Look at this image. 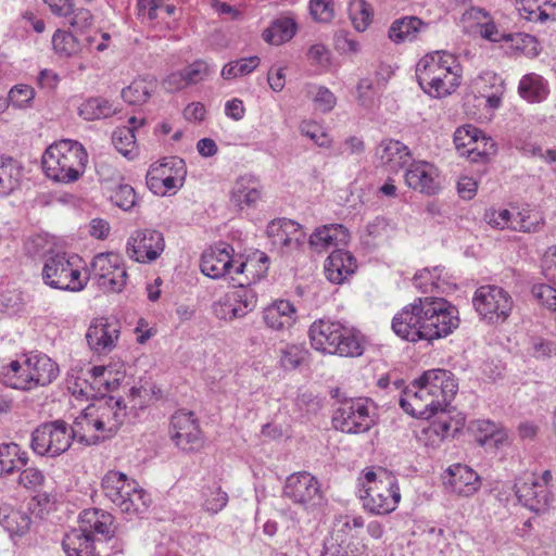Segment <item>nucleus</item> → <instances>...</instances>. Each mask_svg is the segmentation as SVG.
Segmentation results:
<instances>
[{
  "instance_id": "nucleus-1",
  "label": "nucleus",
  "mask_w": 556,
  "mask_h": 556,
  "mask_svg": "<svg viewBox=\"0 0 556 556\" xmlns=\"http://www.w3.org/2000/svg\"><path fill=\"white\" fill-rule=\"evenodd\" d=\"M457 388L451 371L427 370L403 391L399 404L407 414L428 419L448 406Z\"/></svg>"
},
{
  "instance_id": "nucleus-2",
  "label": "nucleus",
  "mask_w": 556,
  "mask_h": 556,
  "mask_svg": "<svg viewBox=\"0 0 556 556\" xmlns=\"http://www.w3.org/2000/svg\"><path fill=\"white\" fill-rule=\"evenodd\" d=\"M462 67L456 58L445 51L426 54L416 66L420 88L432 98H443L460 84Z\"/></svg>"
},
{
  "instance_id": "nucleus-3",
  "label": "nucleus",
  "mask_w": 556,
  "mask_h": 556,
  "mask_svg": "<svg viewBox=\"0 0 556 556\" xmlns=\"http://www.w3.org/2000/svg\"><path fill=\"white\" fill-rule=\"evenodd\" d=\"M88 154L81 143L71 139L49 146L42 154V169L48 178L63 184L77 181L85 173Z\"/></svg>"
},
{
  "instance_id": "nucleus-4",
  "label": "nucleus",
  "mask_w": 556,
  "mask_h": 556,
  "mask_svg": "<svg viewBox=\"0 0 556 556\" xmlns=\"http://www.w3.org/2000/svg\"><path fill=\"white\" fill-rule=\"evenodd\" d=\"M59 375V367L47 355H34L23 364L12 361L2 370L3 382L20 390H31L38 386L50 384Z\"/></svg>"
},
{
  "instance_id": "nucleus-5",
  "label": "nucleus",
  "mask_w": 556,
  "mask_h": 556,
  "mask_svg": "<svg viewBox=\"0 0 556 556\" xmlns=\"http://www.w3.org/2000/svg\"><path fill=\"white\" fill-rule=\"evenodd\" d=\"M308 336L312 346L323 353L352 357L363 353L358 339L337 321L316 320L311 325Z\"/></svg>"
},
{
  "instance_id": "nucleus-6",
  "label": "nucleus",
  "mask_w": 556,
  "mask_h": 556,
  "mask_svg": "<svg viewBox=\"0 0 556 556\" xmlns=\"http://www.w3.org/2000/svg\"><path fill=\"white\" fill-rule=\"evenodd\" d=\"M424 305L422 340L433 341L446 337L459 324L457 309L446 300L435 296L419 298Z\"/></svg>"
},
{
  "instance_id": "nucleus-7",
  "label": "nucleus",
  "mask_w": 556,
  "mask_h": 556,
  "mask_svg": "<svg viewBox=\"0 0 556 556\" xmlns=\"http://www.w3.org/2000/svg\"><path fill=\"white\" fill-rule=\"evenodd\" d=\"M80 434L58 419L38 426L31 433L30 446L40 456L56 457L66 452Z\"/></svg>"
},
{
  "instance_id": "nucleus-8",
  "label": "nucleus",
  "mask_w": 556,
  "mask_h": 556,
  "mask_svg": "<svg viewBox=\"0 0 556 556\" xmlns=\"http://www.w3.org/2000/svg\"><path fill=\"white\" fill-rule=\"evenodd\" d=\"M66 253H55L47 257L42 268V279L46 285L53 289L65 291H80L85 288L87 280L81 278V273L72 262Z\"/></svg>"
},
{
  "instance_id": "nucleus-9",
  "label": "nucleus",
  "mask_w": 556,
  "mask_h": 556,
  "mask_svg": "<svg viewBox=\"0 0 556 556\" xmlns=\"http://www.w3.org/2000/svg\"><path fill=\"white\" fill-rule=\"evenodd\" d=\"M472 303L478 314L490 324L504 323L514 306L510 294L503 288L492 285L478 288Z\"/></svg>"
},
{
  "instance_id": "nucleus-10",
  "label": "nucleus",
  "mask_w": 556,
  "mask_h": 556,
  "mask_svg": "<svg viewBox=\"0 0 556 556\" xmlns=\"http://www.w3.org/2000/svg\"><path fill=\"white\" fill-rule=\"evenodd\" d=\"M364 492L365 495L361 494L364 508L377 515L393 511L401 500L397 479L392 472L381 467L380 480Z\"/></svg>"
},
{
  "instance_id": "nucleus-11",
  "label": "nucleus",
  "mask_w": 556,
  "mask_h": 556,
  "mask_svg": "<svg viewBox=\"0 0 556 556\" xmlns=\"http://www.w3.org/2000/svg\"><path fill=\"white\" fill-rule=\"evenodd\" d=\"M283 495L308 511L321 507L326 502L319 481L307 471L290 475L283 486Z\"/></svg>"
},
{
  "instance_id": "nucleus-12",
  "label": "nucleus",
  "mask_w": 556,
  "mask_h": 556,
  "mask_svg": "<svg viewBox=\"0 0 556 556\" xmlns=\"http://www.w3.org/2000/svg\"><path fill=\"white\" fill-rule=\"evenodd\" d=\"M332 425L337 430L345 433H364L374 425L367 399L346 400L334 410Z\"/></svg>"
},
{
  "instance_id": "nucleus-13",
  "label": "nucleus",
  "mask_w": 556,
  "mask_h": 556,
  "mask_svg": "<svg viewBox=\"0 0 556 556\" xmlns=\"http://www.w3.org/2000/svg\"><path fill=\"white\" fill-rule=\"evenodd\" d=\"M91 408L108 425L109 433L104 435H87V433L79 435L78 442L86 445H97L115 435L126 417V405L123 399L109 396Z\"/></svg>"
},
{
  "instance_id": "nucleus-14",
  "label": "nucleus",
  "mask_w": 556,
  "mask_h": 556,
  "mask_svg": "<svg viewBox=\"0 0 556 556\" xmlns=\"http://www.w3.org/2000/svg\"><path fill=\"white\" fill-rule=\"evenodd\" d=\"M163 235L154 229L136 230L127 242V254L139 263L155 261L164 251Z\"/></svg>"
},
{
  "instance_id": "nucleus-15",
  "label": "nucleus",
  "mask_w": 556,
  "mask_h": 556,
  "mask_svg": "<svg viewBox=\"0 0 556 556\" xmlns=\"http://www.w3.org/2000/svg\"><path fill=\"white\" fill-rule=\"evenodd\" d=\"M172 439L186 452H195L203 446V438L197 419L191 412H177L170 421Z\"/></svg>"
},
{
  "instance_id": "nucleus-16",
  "label": "nucleus",
  "mask_w": 556,
  "mask_h": 556,
  "mask_svg": "<svg viewBox=\"0 0 556 556\" xmlns=\"http://www.w3.org/2000/svg\"><path fill=\"white\" fill-rule=\"evenodd\" d=\"M515 489L518 501L536 514L548 510L554 501L549 486L541 483L534 476L517 482Z\"/></svg>"
},
{
  "instance_id": "nucleus-17",
  "label": "nucleus",
  "mask_w": 556,
  "mask_h": 556,
  "mask_svg": "<svg viewBox=\"0 0 556 556\" xmlns=\"http://www.w3.org/2000/svg\"><path fill=\"white\" fill-rule=\"evenodd\" d=\"M424 305L419 302V298L414 303L405 306L397 313L392 320L393 331L402 339L409 342L422 340V327L425 324Z\"/></svg>"
},
{
  "instance_id": "nucleus-18",
  "label": "nucleus",
  "mask_w": 556,
  "mask_h": 556,
  "mask_svg": "<svg viewBox=\"0 0 556 556\" xmlns=\"http://www.w3.org/2000/svg\"><path fill=\"white\" fill-rule=\"evenodd\" d=\"M232 253L233 248L223 242L206 249L201 256V271L213 279L231 274L236 263Z\"/></svg>"
},
{
  "instance_id": "nucleus-19",
  "label": "nucleus",
  "mask_w": 556,
  "mask_h": 556,
  "mask_svg": "<svg viewBox=\"0 0 556 556\" xmlns=\"http://www.w3.org/2000/svg\"><path fill=\"white\" fill-rule=\"evenodd\" d=\"M121 327L117 323L108 318H96L91 321L86 340L89 348L97 353H109L115 346L119 338Z\"/></svg>"
},
{
  "instance_id": "nucleus-20",
  "label": "nucleus",
  "mask_w": 556,
  "mask_h": 556,
  "mask_svg": "<svg viewBox=\"0 0 556 556\" xmlns=\"http://www.w3.org/2000/svg\"><path fill=\"white\" fill-rule=\"evenodd\" d=\"M406 185L426 194H435L440 190L438 169L428 162H413L405 172Z\"/></svg>"
},
{
  "instance_id": "nucleus-21",
  "label": "nucleus",
  "mask_w": 556,
  "mask_h": 556,
  "mask_svg": "<svg viewBox=\"0 0 556 556\" xmlns=\"http://www.w3.org/2000/svg\"><path fill=\"white\" fill-rule=\"evenodd\" d=\"M267 235L273 239V244L282 248L298 249L304 241L301 226L290 219L270 222L267 226Z\"/></svg>"
},
{
  "instance_id": "nucleus-22",
  "label": "nucleus",
  "mask_w": 556,
  "mask_h": 556,
  "mask_svg": "<svg viewBox=\"0 0 556 556\" xmlns=\"http://www.w3.org/2000/svg\"><path fill=\"white\" fill-rule=\"evenodd\" d=\"M254 307V295L244 291V294H237L231 298L229 295L222 296L213 304V311L217 318L224 320H232L247 315L248 311Z\"/></svg>"
},
{
  "instance_id": "nucleus-23",
  "label": "nucleus",
  "mask_w": 556,
  "mask_h": 556,
  "mask_svg": "<svg viewBox=\"0 0 556 556\" xmlns=\"http://www.w3.org/2000/svg\"><path fill=\"white\" fill-rule=\"evenodd\" d=\"M357 268L355 257L343 249H336L325 262V274L329 281L340 285Z\"/></svg>"
},
{
  "instance_id": "nucleus-24",
  "label": "nucleus",
  "mask_w": 556,
  "mask_h": 556,
  "mask_svg": "<svg viewBox=\"0 0 556 556\" xmlns=\"http://www.w3.org/2000/svg\"><path fill=\"white\" fill-rule=\"evenodd\" d=\"M376 155L389 172L396 173L412 160L408 148L397 140H384L377 148Z\"/></svg>"
},
{
  "instance_id": "nucleus-25",
  "label": "nucleus",
  "mask_w": 556,
  "mask_h": 556,
  "mask_svg": "<svg viewBox=\"0 0 556 556\" xmlns=\"http://www.w3.org/2000/svg\"><path fill=\"white\" fill-rule=\"evenodd\" d=\"M349 230L341 224H329L318 227L311 235L308 243L315 250L321 251L330 247L348 244Z\"/></svg>"
},
{
  "instance_id": "nucleus-26",
  "label": "nucleus",
  "mask_w": 556,
  "mask_h": 556,
  "mask_svg": "<svg viewBox=\"0 0 556 556\" xmlns=\"http://www.w3.org/2000/svg\"><path fill=\"white\" fill-rule=\"evenodd\" d=\"M454 143L458 151L466 149L462 153H473L478 151V154H488L486 144L494 146L491 138H486L484 134L471 125H466L456 129L454 134Z\"/></svg>"
},
{
  "instance_id": "nucleus-27",
  "label": "nucleus",
  "mask_w": 556,
  "mask_h": 556,
  "mask_svg": "<svg viewBox=\"0 0 556 556\" xmlns=\"http://www.w3.org/2000/svg\"><path fill=\"white\" fill-rule=\"evenodd\" d=\"M448 484L452 491L462 496H470L480 488L479 476L468 466L456 464L448 467Z\"/></svg>"
},
{
  "instance_id": "nucleus-28",
  "label": "nucleus",
  "mask_w": 556,
  "mask_h": 556,
  "mask_svg": "<svg viewBox=\"0 0 556 556\" xmlns=\"http://www.w3.org/2000/svg\"><path fill=\"white\" fill-rule=\"evenodd\" d=\"M101 486L105 497L118 507L127 492L136 490V481L121 471L110 470L102 478Z\"/></svg>"
},
{
  "instance_id": "nucleus-29",
  "label": "nucleus",
  "mask_w": 556,
  "mask_h": 556,
  "mask_svg": "<svg viewBox=\"0 0 556 556\" xmlns=\"http://www.w3.org/2000/svg\"><path fill=\"white\" fill-rule=\"evenodd\" d=\"M94 41L92 36L79 37L76 34L58 29L52 37V45L59 56L68 58L78 54L84 47H90Z\"/></svg>"
},
{
  "instance_id": "nucleus-30",
  "label": "nucleus",
  "mask_w": 556,
  "mask_h": 556,
  "mask_svg": "<svg viewBox=\"0 0 556 556\" xmlns=\"http://www.w3.org/2000/svg\"><path fill=\"white\" fill-rule=\"evenodd\" d=\"M295 308L287 300H279L265 308L263 319L274 330L290 328L295 320Z\"/></svg>"
},
{
  "instance_id": "nucleus-31",
  "label": "nucleus",
  "mask_w": 556,
  "mask_h": 556,
  "mask_svg": "<svg viewBox=\"0 0 556 556\" xmlns=\"http://www.w3.org/2000/svg\"><path fill=\"white\" fill-rule=\"evenodd\" d=\"M62 546L67 556H90L97 549V539L86 530L72 529L64 535Z\"/></svg>"
},
{
  "instance_id": "nucleus-32",
  "label": "nucleus",
  "mask_w": 556,
  "mask_h": 556,
  "mask_svg": "<svg viewBox=\"0 0 556 556\" xmlns=\"http://www.w3.org/2000/svg\"><path fill=\"white\" fill-rule=\"evenodd\" d=\"M80 528L81 530H86L87 533L100 534L102 536H106L110 533H113V516L99 508H90L85 509L80 516Z\"/></svg>"
},
{
  "instance_id": "nucleus-33",
  "label": "nucleus",
  "mask_w": 556,
  "mask_h": 556,
  "mask_svg": "<svg viewBox=\"0 0 556 556\" xmlns=\"http://www.w3.org/2000/svg\"><path fill=\"white\" fill-rule=\"evenodd\" d=\"M268 262L269 257L264 252L256 251L245 262H240L232 267L236 275H245L244 280L238 281V286L243 287L264 277L268 269Z\"/></svg>"
},
{
  "instance_id": "nucleus-34",
  "label": "nucleus",
  "mask_w": 556,
  "mask_h": 556,
  "mask_svg": "<svg viewBox=\"0 0 556 556\" xmlns=\"http://www.w3.org/2000/svg\"><path fill=\"white\" fill-rule=\"evenodd\" d=\"M22 169L17 160L0 154V197L9 195L20 186Z\"/></svg>"
},
{
  "instance_id": "nucleus-35",
  "label": "nucleus",
  "mask_w": 556,
  "mask_h": 556,
  "mask_svg": "<svg viewBox=\"0 0 556 556\" xmlns=\"http://www.w3.org/2000/svg\"><path fill=\"white\" fill-rule=\"evenodd\" d=\"M0 525L11 535H23L30 526L27 513L12 508L10 505L0 506Z\"/></svg>"
},
{
  "instance_id": "nucleus-36",
  "label": "nucleus",
  "mask_w": 556,
  "mask_h": 556,
  "mask_svg": "<svg viewBox=\"0 0 556 556\" xmlns=\"http://www.w3.org/2000/svg\"><path fill=\"white\" fill-rule=\"evenodd\" d=\"M427 24L417 16H406L392 23L389 29V38L400 43L404 40H413L416 34L422 28H427Z\"/></svg>"
},
{
  "instance_id": "nucleus-37",
  "label": "nucleus",
  "mask_w": 556,
  "mask_h": 556,
  "mask_svg": "<svg viewBox=\"0 0 556 556\" xmlns=\"http://www.w3.org/2000/svg\"><path fill=\"white\" fill-rule=\"evenodd\" d=\"M298 29L296 23L291 17H280L275 20L271 25L263 31V39L270 43L279 46L293 38Z\"/></svg>"
},
{
  "instance_id": "nucleus-38",
  "label": "nucleus",
  "mask_w": 556,
  "mask_h": 556,
  "mask_svg": "<svg viewBox=\"0 0 556 556\" xmlns=\"http://www.w3.org/2000/svg\"><path fill=\"white\" fill-rule=\"evenodd\" d=\"M156 88V81L152 78L135 79L129 86L122 90V98L131 105L146 103Z\"/></svg>"
},
{
  "instance_id": "nucleus-39",
  "label": "nucleus",
  "mask_w": 556,
  "mask_h": 556,
  "mask_svg": "<svg viewBox=\"0 0 556 556\" xmlns=\"http://www.w3.org/2000/svg\"><path fill=\"white\" fill-rule=\"evenodd\" d=\"M156 166H162V170L159 172L160 177L155 179L161 180L165 191L177 188L178 181L184 179L186 173L185 162L180 157L174 156L164 159L163 162L156 164Z\"/></svg>"
},
{
  "instance_id": "nucleus-40",
  "label": "nucleus",
  "mask_w": 556,
  "mask_h": 556,
  "mask_svg": "<svg viewBox=\"0 0 556 556\" xmlns=\"http://www.w3.org/2000/svg\"><path fill=\"white\" fill-rule=\"evenodd\" d=\"M519 94L529 102H540L548 93L547 84L544 78L538 74L531 73L525 75L518 87Z\"/></svg>"
},
{
  "instance_id": "nucleus-41",
  "label": "nucleus",
  "mask_w": 556,
  "mask_h": 556,
  "mask_svg": "<svg viewBox=\"0 0 556 556\" xmlns=\"http://www.w3.org/2000/svg\"><path fill=\"white\" fill-rule=\"evenodd\" d=\"M115 113L113 103L103 97H91L79 106V115L86 121L108 118Z\"/></svg>"
},
{
  "instance_id": "nucleus-42",
  "label": "nucleus",
  "mask_w": 556,
  "mask_h": 556,
  "mask_svg": "<svg viewBox=\"0 0 556 556\" xmlns=\"http://www.w3.org/2000/svg\"><path fill=\"white\" fill-rule=\"evenodd\" d=\"M260 197L261 192L255 182L244 177L236 181L231 192V201L241 210L244 206L253 205Z\"/></svg>"
},
{
  "instance_id": "nucleus-43",
  "label": "nucleus",
  "mask_w": 556,
  "mask_h": 556,
  "mask_svg": "<svg viewBox=\"0 0 556 556\" xmlns=\"http://www.w3.org/2000/svg\"><path fill=\"white\" fill-rule=\"evenodd\" d=\"M126 496L121 501L118 508L126 514H139L144 511L149 504L150 497L143 489L136 482V490L127 492Z\"/></svg>"
},
{
  "instance_id": "nucleus-44",
  "label": "nucleus",
  "mask_w": 556,
  "mask_h": 556,
  "mask_svg": "<svg viewBox=\"0 0 556 556\" xmlns=\"http://www.w3.org/2000/svg\"><path fill=\"white\" fill-rule=\"evenodd\" d=\"M112 142L125 157L134 159L137 155L136 137L132 128L124 126L115 129L112 134Z\"/></svg>"
},
{
  "instance_id": "nucleus-45",
  "label": "nucleus",
  "mask_w": 556,
  "mask_h": 556,
  "mask_svg": "<svg viewBox=\"0 0 556 556\" xmlns=\"http://www.w3.org/2000/svg\"><path fill=\"white\" fill-rule=\"evenodd\" d=\"M349 16L358 31H364L370 24L372 9L365 0H352L349 4Z\"/></svg>"
},
{
  "instance_id": "nucleus-46",
  "label": "nucleus",
  "mask_w": 556,
  "mask_h": 556,
  "mask_svg": "<svg viewBox=\"0 0 556 556\" xmlns=\"http://www.w3.org/2000/svg\"><path fill=\"white\" fill-rule=\"evenodd\" d=\"M119 263V256L113 253H100L93 257L91 262V275L97 279L98 286L100 285V280L111 275V270L114 271V267Z\"/></svg>"
},
{
  "instance_id": "nucleus-47",
  "label": "nucleus",
  "mask_w": 556,
  "mask_h": 556,
  "mask_svg": "<svg viewBox=\"0 0 556 556\" xmlns=\"http://www.w3.org/2000/svg\"><path fill=\"white\" fill-rule=\"evenodd\" d=\"M307 351L301 345L289 344L280 350V366L285 370L296 369L305 359Z\"/></svg>"
},
{
  "instance_id": "nucleus-48",
  "label": "nucleus",
  "mask_w": 556,
  "mask_h": 556,
  "mask_svg": "<svg viewBox=\"0 0 556 556\" xmlns=\"http://www.w3.org/2000/svg\"><path fill=\"white\" fill-rule=\"evenodd\" d=\"M18 452L20 445L16 443L0 444V477L21 469L15 460V456H18Z\"/></svg>"
},
{
  "instance_id": "nucleus-49",
  "label": "nucleus",
  "mask_w": 556,
  "mask_h": 556,
  "mask_svg": "<svg viewBox=\"0 0 556 556\" xmlns=\"http://www.w3.org/2000/svg\"><path fill=\"white\" fill-rule=\"evenodd\" d=\"M68 24L71 25L72 33L79 37L87 36V30L92 26L93 17L89 10L77 9L70 13Z\"/></svg>"
},
{
  "instance_id": "nucleus-50",
  "label": "nucleus",
  "mask_w": 556,
  "mask_h": 556,
  "mask_svg": "<svg viewBox=\"0 0 556 556\" xmlns=\"http://www.w3.org/2000/svg\"><path fill=\"white\" fill-rule=\"evenodd\" d=\"M307 88V93L321 112H330L334 108L337 99L328 88L316 85H308Z\"/></svg>"
},
{
  "instance_id": "nucleus-51",
  "label": "nucleus",
  "mask_w": 556,
  "mask_h": 556,
  "mask_svg": "<svg viewBox=\"0 0 556 556\" xmlns=\"http://www.w3.org/2000/svg\"><path fill=\"white\" fill-rule=\"evenodd\" d=\"M76 425H83V429L87 432H99L94 435H104L109 433L108 425L94 414L91 407H88L85 410V414L77 418Z\"/></svg>"
},
{
  "instance_id": "nucleus-52",
  "label": "nucleus",
  "mask_w": 556,
  "mask_h": 556,
  "mask_svg": "<svg viewBox=\"0 0 556 556\" xmlns=\"http://www.w3.org/2000/svg\"><path fill=\"white\" fill-rule=\"evenodd\" d=\"M127 271L121 263L114 267V271L111 270V275L105 276L103 280H100L99 287L108 291L119 292L126 283Z\"/></svg>"
},
{
  "instance_id": "nucleus-53",
  "label": "nucleus",
  "mask_w": 556,
  "mask_h": 556,
  "mask_svg": "<svg viewBox=\"0 0 556 556\" xmlns=\"http://www.w3.org/2000/svg\"><path fill=\"white\" fill-rule=\"evenodd\" d=\"M300 131L303 136H306L313 140L318 147L330 146L331 140L329 136L315 122H302L300 124Z\"/></svg>"
},
{
  "instance_id": "nucleus-54",
  "label": "nucleus",
  "mask_w": 556,
  "mask_h": 556,
  "mask_svg": "<svg viewBox=\"0 0 556 556\" xmlns=\"http://www.w3.org/2000/svg\"><path fill=\"white\" fill-rule=\"evenodd\" d=\"M111 199L122 210L129 211L136 204V192L129 185H119Z\"/></svg>"
},
{
  "instance_id": "nucleus-55",
  "label": "nucleus",
  "mask_w": 556,
  "mask_h": 556,
  "mask_svg": "<svg viewBox=\"0 0 556 556\" xmlns=\"http://www.w3.org/2000/svg\"><path fill=\"white\" fill-rule=\"evenodd\" d=\"M184 77L188 85L203 81L211 73L210 66L202 60L194 61L182 70Z\"/></svg>"
},
{
  "instance_id": "nucleus-56",
  "label": "nucleus",
  "mask_w": 556,
  "mask_h": 556,
  "mask_svg": "<svg viewBox=\"0 0 556 556\" xmlns=\"http://www.w3.org/2000/svg\"><path fill=\"white\" fill-rule=\"evenodd\" d=\"M35 91L28 85L14 86L9 92L10 103L18 109L27 106L34 99Z\"/></svg>"
},
{
  "instance_id": "nucleus-57",
  "label": "nucleus",
  "mask_w": 556,
  "mask_h": 556,
  "mask_svg": "<svg viewBox=\"0 0 556 556\" xmlns=\"http://www.w3.org/2000/svg\"><path fill=\"white\" fill-rule=\"evenodd\" d=\"M309 13L317 22L329 23L334 15L331 0H311Z\"/></svg>"
},
{
  "instance_id": "nucleus-58",
  "label": "nucleus",
  "mask_w": 556,
  "mask_h": 556,
  "mask_svg": "<svg viewBox=\"0 0 556 556\" xmlns=\"http://www.w3.org/2000/svg\"><path fill=\"white\" fill-rule=\"evenodd\" d=\"M480 27V35L483 39L492 41V42H501V41H511L513 35L509 33H505L500 29L495 23L491 20H488L483 23L478 24Z\"/></svg>"
},
{
  "instance_id": "nucleus-59",
  "label": "nucleus",
  "mask_w": 556,
  "mask_h": 556,
  "mask_svg": "<svg viewBox=\"0 0 556 556\" xmlns=\"http://www.w3.org/2000/svg\"><path fill=\"white\" fill-rule=\"evenodd\" d=\"M18 484L30 491H37L45 482L43 473L37 468H25L21 471Z\"/></svg>"
},
{
  "instance_id": "nucleus-60",
  "label": "nucleus",
  "mask_w": 556,
  "mask_h": 556,
  "mask_svg": "<svg viewBox=\"0 0 556 556\" xmlns=\"http://www.w3.org/2000/svg\"><path fill=\"white\" fill-rule=\"evenodd\" d=\"M540 228V222L527 212H517L513 215L511 230L534 232Z\"/></svg>"
},
{
  "instance_id": "nucleus-61",
  "label": "nucleus",
  "mask_w": 556,
  "mask_h": 556,
  "mask_svg": "<svg viewBox=\"0 0 556 556\" xmlns=\"http://www.w3.org/2000/svg\"><path fill=\"white\" fill-rule=\"evenodd\" d=\"M228 503V495L220 488H216L215 490L210 491V494H206V498L204 502V508L211 514H217Z\"/></svg>"
},
{
  "instance_id": "nucleus-62",
  "label": "nucleus",
  "mask_w": 556,
  "mask_h": 556,
  "mask_svg": "<svg viewBox=\"0 0 556 556\" xmlns=\"http://www.w3.org/2000/svg\"><path fill=\"white\" fill-rule=\"evenodd\" d=\"M513 215L514 214L506 208L501 211H490L485 213V220L492 227L498 229H511Z\"/></svg>"
},
{
  "instance_id": "nucleus-63",
  "label": "nucleus",
  "mask_w": 556,
  "mask_h": 556,
  "mask_svg": "<svg viewBox=\"0 0 556 556\" xmlns=\"http://www.w3.org/2000/svg\"><path fill=\"white\" fill-rule=\"evenodd\" d=\"M531 293L535 299H538L542 304L546 305L549 309L553 306V302L556 301V289L549 285H534L531 289Z\"/></svg>"
},
{
  "instance_id": "nucleus-64",
  "label": "nucleus",
  "mask_w": 556,
  "mask_h": 556,
  "mask_svg": "<svg viewBox=\"0 0 556 556\" xmlns=\"http://www.w3.org/2000/svg\"><path fill=\"white\" fill-rule=\"evenodd\" d=\"M307 56L313 64L323 67L330 63V51L321 43L313 45L307 51Z\"/></svg>"
}]
</instances>
